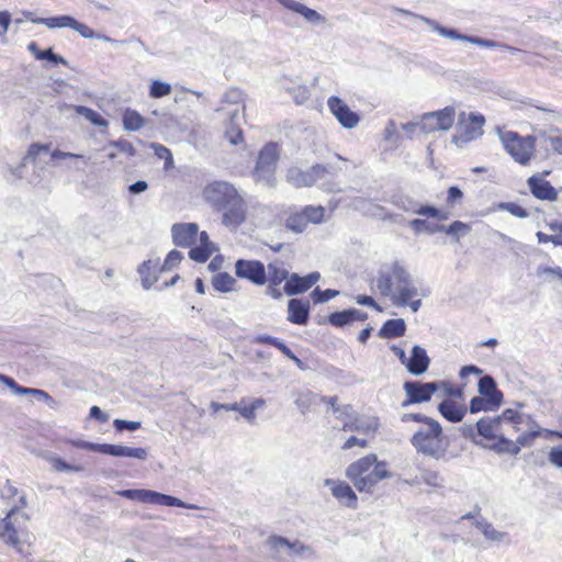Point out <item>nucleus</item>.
<instances>
[{"label":"nucleus","instance_id":"1","mask_svg":"<svg viewBox=\"0 0 562 562\" xmlns=\"http://www.w3.org/2000/svg\"><path fill=\"white\" fill-rule=\"evenodd\" d=\"M346 476L359 492L372 493L381 480L389 479L392 474L386 470V463L379 462L376 456L371 453L349 464Z\"/></svg>","mask_w":562,"mask_h":562},{"label":"nucleus","instance_id":"2","mask_svg":"<svg viewBox=\"0 0 562 562\" xmlns=\"http://www.w3.org/2000/svg\"><path fill=\"white\" fill-rule=\"evenodd\" d=\"M427 429L419 428L409 439L411 445L417 453L435 460H449V442L445 441L443 429L438 420L427 425Z\"/></svg>","mask_w":562,"mask_h":562},{"label":"nucleus","instance_id":"3","mask_svg":"<svg viewBox=\"0 0 562 562\" xmlns=\"http://www.w3.org/2000/svg\"><path fill=\"white\" fill-rule=\"evenodd\" d=\"M395 11H397L402 14H405V15H413L415 18L420 19L427 25H429L432 29V31L437 32L438 34H440L441 36L447 37V38L468 42V43H471V44H474V45H477L481 47H485V48H499L503 50H508L513 54L521 53V49H519L517 47H514V46H510V45H507L505 43H501V42H497L494 40H490V38L462 34L457 29H450V27L442 26L435 20H431V19L423 16V15L414 14L405 9L396 8Z\"/></svg>","mask_w":562,"mask_h":562},{"label":"nucleus","instance_id":"4","mask_svg":"<svg viewBox=\"0 0 562 562\" xmlns=\"http://www.w3.org/2000/svg\"><path fill=\"white\" fill-rule=\"evenodd\" d=\"M279 148L273 142L266 144L259 151L251 176L257 183L272 188L276 186V170Z\"/></svg>","mask_w":562,"mask_h":562},{"label":"nucleus","instance_id":"5","mask_svg":"<svg viewBox=\"0 0 562 562\" xmlns=\"http://www.w3.org/2000/svg\"><path fill=\"white\" fill-rule=\"evenodd\" d=\"M67 442L78 449H86L111 457H126L138 460H146L148 457V452L145 448H133L113 443H97L82 439H68Z\"/></svg>","mask_w":562,"mask_h":562},{"label":"nucleus","instance_id":"6","mask_svg":"<svg viewBox=\"0 0 562 562\" xmlns=\"http://www.w3.org/2000/svg\"><path fill=\"white\" fill-rule=\"evenodd\" d=\"M117 494L126 499L137 501L143 504H155L168 507H181L190 509L199 508L196 505L184 503L182 499L176 496L151 490L130 488L119 491Z\"/></svg>","mask_w":562,"mask_h":562},{"label":"nucleus","instance_id":"7","mask_svg":"<svg viewBox=\"0 0 562 562\" xmlns=\"http://www.w3.org/2000/svg\"><path fill=\"white\" fill-rule=\"evenodd\" d=\"M414 283L411 273L398 261H394L389 270H380L376 278V286L383 296H390L394 285L398 291Z\"/></svg>","mask_w":562,"mask_h":562},{"label":"nucleus","instance_id":"8","mask_svg":"<svg viewBox=\"0 0 562 562\" xmlns=\"http://www.w3.org/2000/svg\"><path fill=\"white\" fill-rule=\"evenodd\" d=\"M504 149L513 159L521 165H527L535 150V137H521L516 132H505L501 135Z\"/></svg>","mask_w":562,"mask_h":562},{"label":"nucleus","instance_id":"9","mask_svg":"<svg viewBox=\"0 0 562 562\" xmlns=\"http://www.w3.org/2000/svg\"><path fill=\"white\" fill-rule=\"evenodd\" d=\"M240 194L237 189L227 181L215 180L203 189L204 200L215 210L222 211Z\"/></svg>","mask_w":562,"mask_h":562},{"label":"nucleus","instance_id":"10","mask_svg":"<svg viewBox=\"0 0 562 562\" xmlns=\"http://www.w3.org/2000/svg\"><path fill=\"white\" fill-rule=\"evenodd\" d=\"M456 110L453 106H446L441 110L427 112L420 115L419 132L430 134L438 131H448L454 123Z\"/></svg>","mask_w":562,"mask_h":562},{"label":"nucleus","instance_id":"11","mask_svg":"<svg viewBox=\"0 0 562 562\" xmlns=\"http://www.w3.org/2000/svg\"><path fill=\"white\" fill-rule=\"evenodd\" d=\"M406 398L401 403L402 407L409 405L427 403L432 395L440 390V384L432 382H423L419 380H408L403 384Z\"/></svg>","mask_w":562,"mask_h":562},{"label":"nucleus","instance_id":"12","mask_svg":"<svg viewBox=\"0 0 562 562\" xmlns=\"http://www.w3.org/2000/svg\"><path fill=\"white\" fill-rule=\"evenodd\" d=\"M327 106L338 123L346 130L355 128L360 122V115L352 111L339 97L331 95L327 100Z\"/></svg>","mask_w":562,"mask_h":562},{"label":"nucleus","instance_id":"13","mask_svg":"<svg viewBox=\"0 0 562 562\" xmlns=\"http://www.w3.org/2000/svg\"><path fill=\"white\" fill-rule=\"evenodd\" d=\"M235 274L238 278L246 279L256 285H263L267 283L266 267L260 260H236Z\"/></svg>","mask_w":562,"mask_h":562},{"label":"nucleus","instance_id":"14","mask_svg":"<svg viewBox=\"0 0 562 562\" xmlns=\"http://www.w3.org/2000/svg\"><path fill=\"white\" fill-rule=\"evenodd\" d=\"M217 112L223 111L228 116L225 125V138L232 145H239L244 143V134L241 130V120L244 119L245 106L241 105V113L238 108L234 109H217Z\"/></svg>","mask_w":562,"mask_h":562},{"label":"nucleus","instance_id":"15","mask_svg":"<svg viewBox=\"0 0 562 562\" xmlns=\"http://www.w3.org/2000/svg\"><path fill=\"white\" fill-rule=\"evenodd\" d=\"M321 279V273L317 271L311 272L306 276L299 273H291L284 283L283 291L289 296H295L307 292Z\"/></svg>","mask_w":562,"mask_h":562},{"label":"nucleus","instance_id":"16","mask_svg":"<svg viewBox=\"0 0 562 562\" xmlns=\"http://www.w3.org/2000/svg\"><path fill=\"white\" fill-rule=\"evenodd\" d=\"M222 223L228 228L236 229L246 221V202L239 195L227 206L223 207Z\"/></svg>","mask_w":562,"mask_h":562},{"label":"nucleus","instance_id":"17","mask_svg":"<svg viewBox=\"0 0 562 562\" xmlns=\"http://www.w3.org/2000/svg\"><path fill=\"white\" fill-rule=\"evenodd\" d=\"M198 234L196 223H176L171 226L172 241L178 247H191L196 241Z\"/></svg>","mask_w":562,"mask_h":562},{"label":"nucleus","instance_id":"18","mask_svg":"<svg viewBox=\"0 0 562 562\" xmlns=\"http://www.w3.org/2000/svg\"><path fill=\"white\" fill-rule=\"evenodd\" d=\"M267 544L270 548V550L279 552L282 549H288L290 552H292L295 555H314V550L302 543L301 541H290L288 538H284L282 536H270L267 539Z\"/></svg>","mask_w":562,"mask_h":562},{"label":"nucleus","instance_id":"19","mask_svg":"<svg viewBox=\"0 0 562 562\" xmlns=\"http://www.w3.org/2000/svg\"><path fill=\"white\" fill-rule=\"evenodd\" d=\"M430 364V358L427 355L425 348L419 345L413 346L411 350V356L407 357L404 366L407 371L416 376L423 375L427 372Z\"/></svg>","mask_w":562,"mask_h":562},{"label":"nucleus","instance_id":"20","mask_svg":"<svg viewBox=\"0 0 562 562\" xmlns=\"http://www.w3.org/2000/svg\"><path fill=\"white\" fill-rule=\"evenodd\" d=\"M527 184L532 195L539 200L553 202L558 199V192L550 181L533 175L528 178Z\"/></svg>","mask_w":562,"mask_h":562},{"label":"nucleus","instance_id":"21","mask_svg":"<svg viewBox=\"0 0 562 562\" xmlns=\"http://www.w3.org/2000/svg\"><path fill=\"white\" fill-rule=\"evenodd\" d=\"M311 304L305 299H291L288 302L286 319L295 325L304 326L310 321Z\"/></svg>","mask_w":562,"mask_h":562},{"label":"nucleus","instance_id":"22","mask_svg":"<svg viewBox=\"0 0 562 562\" xmlns=\"http://www.w3.org/2000/svg\"><path fill=\"white\" fill-rule=\"evenodd\" d=\"M325 485L331 486L333 496L336 499H338L342 505L350 508H356L358 498L352 487L348 483L326 479Z\"/></svg>","mask_w":562,"mask_h":562},{"label":"nucleus","instance_id":"23","mask_svg":"<svg viewBox=\"0 0 562 562\" xmlns=\"http://www.w3.org/2000/svg\"><path fill=\"white\" fill-rule=\"evenodd\" d=\"M469 123L463 127H460V136L454 135L453 140L458 143L461 140L463 143L476 139L483 134V125L485 123V117L480 113H470Z\"/></svg>","mask_w":562,"mask_h":562},{"label":"nucleus","instance_id":"24","mask_svg":"<svg viewBox=\"0 0 562 562\" xmlns=\"http://www.w3.org/2000/svg\"><path fill=\"white\" fill-rule=\"evenodd\" d=\"M379 428V419L376 417H360L356 412L351 418L344 420V431H357L361 434L375 432Z\"/></svg>","mask_w":562,"mask_h":562},{"label":"nucleus","instance_id":"25","mask_svg":"<svg viewBox=\"0 0 562 562\" xmlns=\"http://www.w3.org/2000/svg\"><path fill=\"white\" fill-rule=\"evenodd\" d=\"M368 318V314L357 308H347L344 311L333 312L328 315V323L337 328H342L353 322H363Z\"/></svg>","mask_w":562,"mask_h":562},{"label":"nucleus","instance_id":"26","mask_svg":"<svg viewBox=\"0 0 562 562\" xmlns=\"http://www.w3.org/2000/svg\"><path fill=\"white\" fill-rule=\"evenodd\" d=\"M0 382L8 386L16 395H33L38 400L45 401L48 405L53 404L54 398L45 391L40 389L26 387L18 384V382L5 374L0 373Z\"/></svg>","mask_w":562,"mask_h":562},{"label":"nucleus","instance_id":"27","mask_svg":"<svg viewBox=\"0 0 562 562\" xmlns=\"http://www.w3.org/2000/svg\"><path fill=\"white\" fill-rule=\"evenodd\" d=\"M438 412L446 420L457 424L463 420L468 407L453 400H443L438 404Z\"/></svg>","mask_w":562,"mask_h":562},{"label":"nucleus","instance_id":"28","mask_svg":"<svg viewBox=\"0 0 562 562\" xmlns=\"http://www.w3.org/2000/svg\"><path fill=\"white\" fill-rule=\"evenodd\" d=\"M285 9L301 14L307 22L313 24H322L326 22L324 15L316 10L306 7L305 4L295 0H278Z\"/></svg>","mask_w":562,"mask_h":562},{"label":"nucleus","instance_id":"29","mask_svg":"<svg viewBox=\"0 0 562 562\" xmlns=\"http://www.w3.org/2000/svg\"><path fill=\"white\" fill-rule=\"evenodd\" d=\"M477 391L480 396L485 398H493L496 406H502L504 394L497 387V383L492 375L485 374L481 376L477 383Z\"/></svg>","mask_w":562,"mask_h":562},{"label":"nucleus","instance_id":"30","mask_svg":"<svg viewBox=\"0 0 562 562\" xmlns=\"http://www.w3.org/2000/svg\"><path fill=\"white\" fill-rule=\"evenodd\" d=\"M430 294V290L428 288H418L416 284H412L408 288L398 289V291H393L390 295L393 303L397 306H406L411 299L416 296L426 297Z\"/></svg>","mask_w":562,"mask_h":562},{"label":"nucleus","instance_id":"31","mask_svg":"<svg viewBox=\"0 0 562 562\" xmlns=\"http://www.w3.org/2000/svg\"><path fill=\"white\" fill-rule=\"evenodd\" d=\"M159 258L156 260H145L137 269L142 285L145 290H149L158 280Z\"/></svg>","mask_w":562,"mask_h":562},{"label":"nucleus","instance_id":"32","mask_svg":"<svg viewBox=\"0 0 562 562\" xmlns=\"http://www.w3.org/2000/svg\"><path fill=\"white\" fill-rule=\"evenodd\" d=\"M390 202L396 206L397 209L411 213V214H417L423 216V211L425 207V204L419 203L416 199L413 196H409L407 194H393L391 196Z\"/></svg>","mask_w":562,"mask_h":562},{"label":"nucleus","instance_id":"33","mask_svg":"<svg viewBox=\"0 0 562 562\" xmlns=\"http://www.w3.org/2000/svg\"><path fill=\"white\" fill-rule=\"evenodd\" d=\"M406 333V323L403 318H391L383 323L378 335L383 339L403 337Z\"/></svg>","mask_w":562,"mask_h":562},{"label":"nucleus","instance_id":"34","mask_svg":"<svg viewBox=\"0 0 562 562\" xmlns=\"http://www.w3.org/2000/svg\"><path fill=\"white\" fill-rule=\"evenodd\" d=\"M267 272V282L272 283L273 285H280L282 282H286L290 277V272L284 268V265L281 260H274L269 262L266 268Z\"/></svg>","mask_w":562,"mask_h":562},{"label":"nucleus","instance_id":"35","mask_svg":"<svg viewBox=\"0 0 562 562\" xmlns=\"http://www.w3.org/2000/svg\"><path fill=\"white\" fill-rule=\"evenodd\" d=\"M483 447L497 454L517 456L520 452L518 445L506 438L504 435H498L493 443L484 445Z\"/></svg>","mask_w":562,"mask_h":562},{"label":"nucleus","instance_id":"36","mask_svg":"<svg viewBox=\"0 0 562 562\" xmlns=\"http://www.w3.org/2000/svg\"><path fill=\"white\" fill-rule=\"evenodd\" d=\"M19 513L18 506H13L7 516L0 520V529H3V536H7V543L12 546L19 544L18 531L12 522V517Z\"/></svg>","mask_w":562,"mask_h":562},{"label":"nucleus","instance_id":"37","mask_svg":"<svg viewBox=\"0 0 562 562\" xmlns=\"http://www.w3.org/2000/svg\"><path fill=\"white\" fill-rule=\"evenodd\" d=\"M499 426V418L495 417H482L475 424L477 434L487 439L495 440L498 435L495 434V429Z\"/></svg>","mask_w":562,"mask_h":562},{"label":"nucleus","instance_id":"38","mask_svg":"<svg viewBox=\"0 0 562 562\" xmlns=\"http://www.w3.org/2000/svg\"><path fill=\"white\" fill-rule=\"evenodd\" d=\"M122 123L125 131L136 132L145 125V119L131 108H126L122 114Z\"/></svg>","mask_w":562,"mask_h":562},{"label":"nucleus","instance_id":"39","mask_svg":"<svg viewBox=\"0 0 562 562\" xmlns=\"http://www.w3.org/2000/svg\"><path fill=\"white\" fill-rule=\"evenodd\" d=\"M321 403H327L328 406L333 409L334 414H336V417L338 419L345 420L347 418H351L353 416V407L350 404L346 405H338V397L337 396H321L319 397Z\"/></svg>","mask_w":562,"mask_h":562},{"label":"nucleus","instance_id":"40","mask_svg":"<svg viewBox=\"0 0 562 562\" xmlns=\"http://www.w3.org/2000/svg\"><path fill=\"white\" fill-rule=\"evenodd\" d=\"M322 395H318L312 391H303L300 392L294 401L295 406L297 409L305 415L313 405H316L319 402V397Z\"/></svg>","mask_w":562,"mask_h":562},{"label":"nucleus","instance_id":"41","mask_svg":"<svg viewBox=\"0 0 562 562\" xmlns=\"http://www.w3.org/2000/svg\"><path fill=\"white\" fill-rule=\"evenodd\" d=\"M236 279L227 272H218L212 278V286L215 291L221 293H228L234 291Z\"/></svg>","mask_w":562,"mask_h":562},{"label":"nucleus","instance_id":"42","mask_svg":"<svg viewBox=\"0 0 562 562\" xmlns=\"http://www.w3.org/2000/svg\"><path fill=\"white\" fill-rule=\"evenodd\" d=\"M75 111L77 114L83 116L92 125L98 127H108L109 122L95 110L86 105H76Z\"/></svg>","mask_w":562,"mask_h":562},{"label":"nucleus","instance_id":"43","mask_svg":"<svg viewBox=\"0 0 562 562\" xmlns=\"http://www.w3.org/2000/svg\"><path fill=\"white\" fill-rule=\"evenodd\" d=\"M501 406H496L493 398H485L482 396H474L470 400L469 412L477 414L480 412H496Z\"/></svg>","mask_w":562,"mask_h":562},{"label":"nucleus","instance_id":"44","mask_svg":"<svg viewBox=\"0 0 562 562\" xmlns=\"http://www.w3.org/2000/svg\"><path fill=\"white\" fill-rule=\"evenodd\" d=\"M470 232L471 225L461 221H453L450 225H445L443 229V233L451 236L456 243Z\"/></svg>","mask_w":562,"mask_h":562},{"label":"nucleus","instance_id":"45","mask_svg":"<svg viewBox=\"0 0 562 562\" xmlns=\"http://www.w3.org/2000/svg\"><path fill=\"white\" fill-rule=\"evenodd\" d=\"M45 459L53 465L54 470L57 472H81L83 470L82 465L70 464L60 457L48 454L45 457Z\"/></svg>","mask_w":562,"mask_h":562},{"label":"nucleus","instance_id":"46","mask_svg":"<svg viewBox=\"0 0 562 562\" xmlns=\"http://www.w3.org/2000/svg\"><path fill=\"white\" fill-rule=\"evenodd\" d=\"M308 222L303 212L290 214L285 220V227L294 233H302L305 231Z\"/></svg>","mask_w":562,"mask_h":562},{"label":"nucleus","instance_id":"47","mask_svg":"<svg viewBox=\"0 0 562 562\" xmlns=\"http://www.w3.org/2000/svg\"><path fill=\"white\" fill-rule=\"evenodd\" d=\"M50 145L49 144H40V143H33L30 145L26 155L23 158L24 164H35L36 158L41 153H49Z\"/></svg>","mask_w":562,"mask_h":562},{"label":"nucleus","instance_id":"48","mask_svg":"<svg viewBox=\"0 0 562 562\" xmlns=\"http://www.w3.org/2000/svg\"><path fill=\"white\" fill-rule=\"evenodd\" d=\"M71 15H58V16H52V18H43L41 20V24L46 25L49 29H63V27H69L71 25L72 21Z\"/></svg>","mask_w":562,"mask_h":562},{"label":"nucleus","instance_id":"49","mask_svg":"<svg viewBox=\"0 0 562 562\" xmlns=\"http://www.w3.org/2000/svg\"><path fill=\"white\" fill-rule=\"evenodd\" d=\"M288 177L296 187L313 186V178H311V176H308L306 170L303 171L300 169H291V170H289Z\"/></svg>","mask_w":562,"mask_h":562},{"label":"nucleus","instance_id":"50","mask_svg":"<svg viewBox=\"0 0 562 562\" xmlns=\"http://www.w3.org/2000/svg\"><path fill=\"white\" fill-rule=\"evenodd\" d=\"M420 481L432 487H441L443 484V479L439 472L429 469L420 470Z\"/></svg>","mask_w":562,"mask_h":562},{"label":"nucleus","instance_id":"51","mask_svg":"<svg viewBox=\"0 0 562 562\" xmlns=\"http://www.w3.org/2000/svg\"><path fill=\"white\" fill-rule=\"evenodd\" d=\"M495 209L498 211H506L519 218H526L529 216V213L515 202H499Z\"/></svg>","mask_w":562,"mask_h":562},{"label":"nucleus","instance_id":"52","mask_svg":"<svg viewBox=\"0 0 562 562\" xmlns=\"http://www.w3.org/2000/svg\"><path fill=\"white\" fill-rule=\"evenodd\" d=\"M183 259L181 251L172 249L166 256L164 263L159 268V272L170 271L177 267Z\"/></svg>","mask_w":562,"mask_h":562},{"label":"nucleus","instance_id":"53","mask_svg":"<svg viewBox=\"0 0 562 562\" xmlns=\"http://www.w3.org/2000/svg\"><path fill=\"white\" fill-rule=\"evenodd\" d=\"M339 294V291L333 289L322 290L321 288H315L311 293V299L314 304H322L328 302L329 300L336 297Z\"/></svg>","mask_w":562,"mask_h":562},{"label":"nucleus","instance_id":"54","mask_svg":"<svg viewBox=\"0 0 562 562\" xmlns=\"http://www.w3.org/2000/svg\"><path fill=\"white\" fill-rule=\"evenodd\" d=\"M215 248H206L204 246L192 247L189 251V258L195 262L203 263L209 260Z\"/></svg>","mask_w":562,"mask_h":562},{"label":"nucleus","instance_id":"55","mask_svg":"<svg viewBox=\"0 0 562 562\" xmlns=\"http://www.w3.org/2000/svg\"><path fill=\"white\" fill-rule=\"evenodd\" d=\"M308 223L319 224L324 220L325 210L323 206L307 205L302 210Z\"/></svg>","mask_w":562,"mask_h":562},{"label":"nucleus","instance_id":"56","mask_svg":"<svg viewBox=\"0 0 562 562\" xmlns=\"http://www.w3.org/2000/svg\"><path fill=\"white\" fill-rule=\"evenodd\" d=\"M171 86L160 80H154L149 87V95L155 99H159L170 94Z\"/></svg>","mask_w":562,"mask_h":562},{"label":"nucleus","instance_id":"57","mask_svg":"<svg viewBox=\"0 0 562 562\" xmlns=\"http://www.w3.org/2000/svg\"><path fill=\"white\" fill-rule=\"evenodd\" d=\"M265 405L266 401L263 398H255L249 405H244L241 416L248 422H254L256 418V411L262 408Z\"/></svg>","mask_w":562,"mask_h":562},{"label":"nucleus","instance_id":"58","mask_svg":"<svg viewBox=\"0 0 562 562\" xmlns=\"http://www.w3.org/2000/svg\"><path fill=\"white\" fill-rule=\"evenodd\" d=\"M288 91L293 97V100L295 101L296 104H303L311 97L308 88L304 85H299L289 88Z\"/></svg>","mask_w":562,"mask_h":562},{"label":"nucleus","instance_id":"59","mask_svg":"<svg viewBox=\"0 0 562 562\" xmlns=\"http://www.w3.org/2000/svg\"><path fill=\"white\" fill-rule=\"evenodd\" d=\"M151 147L155 150V155L165 160V169L168 170L173 167V158L170 149L160 144H151Z\"/></svg>","mask_w":562,"mask_h":562},{"label":"nucleus","instance_id":"60","mask_svg":"<svg viewBox=\"0 0 562 562\" xmlns=\"http://www.w3.org/2000/svg\"><path fill=\"white\" fill-rule=\"evenodd\" d=\"M543 435V429L530 430L521 434L517 437L515 443L521 449V447H530L533 443V440Z\"/></svg>","mask_w":562,"mask_h":562},{"label":"nucleus","instance_id":"61","mask_svg":"<svg viewBox=\"0 0 562 562\" xmlns=\"http://www.w3.org/2000/svg\"><path fill=\"white\" fill-rule=\"evenodd\" d=\"M113 427L117 432H123L125 430L136 431L142 427V423L137 420H125L116 418L113 422Z\"/></svg>","mask_w":562,"mask_h":562},{"label":"nucleus","instance_id":"62","mask_svg":"<svg viewBox=\"0 0 562 562\" xmlns=\"http://www.w3.org/2000/svg\"><path fill=\"white\" fill-rule=\"evenodd\" d=\"M109 146L117 148L121 153L126 154L128 157H134L136 155V149L133 144L124 138L111 140Z\"/></svg>","mask_w":562,"mask_h":562},{"label":"nucleus","instance_id":"63","mask_svg":"<svg viewBox=\"0 0 562 562\" xmlns=\"http://www.w3.org/2000/svg\"><path fill=\"white\" fill-rule=\"evenodd\" d=\"M222 101L233 105L232 109L238 108L239 111L241 112V108L239 106V103L243 101V92L239 89H235V88L229 89L223 95Z\"/></svg>","mask_w":562,"mask_h":562},{"label":"nucleus","instance_id":"64","mask_svg":"<svg viewBox=\"0 0 562 562\" xmlns=\"http://www.w3.org/2000/svg\"><path fill=\"white\" fill-rule=\"evenodd\" d=\"M40 60H47L48 63H50L53 65H59V64L64 65V66L69 65L68 61L63 56L54 53L52 47L43 49Z\"/></svg>","mask_w":562,"mask_h":562}]
</instances>
